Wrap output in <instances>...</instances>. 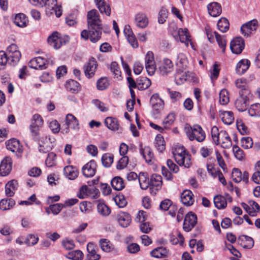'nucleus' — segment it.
Segmentation results:
<instances>
[{
    "mask_svg": "<svg viewBox=\"0 0 260 260\" xmlns=\"http://www.w3.org/2000/svg\"><path fill=\"white\" fill-rule=\"evenodd\" d=\"M87 19L90 40L95 43L100 40L102 31V21L97 10L93 9L89 11L87 13Z\"/></svg>",
    "mask_w": 260,
    "mask_h": 260,
    "instance_id": "f257e3e1",
    "label": "nucleus"
},
{
    "mask_svg": "<svg viewBox=\"0 0 260 260\" xmlns=\"http://www.w3.org/2000/svg\"><path fill=\"white\" fill-rule=\"evenodd\" d=\"M185 131L187 137L190 141L196 140L199 142H202L206 138L205 133L200 125L194 124L192 126H186Z\"/></svg>",
    "mask_w": 260,
    "mask_h": 260,
    "instance_id": "f03ea898",
    "label": "nucleus"
},
{
    "mask_svg": "<svg viewBox=\"0 0 260 260\" xmlns=\"http://www.w3.org/2000/svg\"><path fill=\"white\" fill-rule=\"evenodd\" d=\"M173 155L175 161L179 166H183L188 168L191 165V155L186 151L183 146L175 149Z\"/></svg>",
    "mask_w": 260,
    "mask_h": 260,
    "instance_id": "7ed1b4c3",
    "label": "nucleus"
},
{
    "mask_svg": "<svg viewBox=\"0 0 260 260\" xmlns=\"http://www.w3.org/2000/svg\"><path fill=\"white\" fill-rule=\"evenodd\" d=\"M7 55L9 57L11 61V65H16L20 60L21 54L19 51L18 46L15 44L9 45L6 50Z\"/></svg>",
    "mask_w": 260,
    "mask_h": 260,
    "instance_id": "20e7f679",
    "label": "nucleus"
},
{
    "mask_svg": "<svg viewBox=\"0 0 260 260\" xmlns=\"http://www.w3.org/2000/svg\"><path fill=\"white\" fill-rule=\"evenodd\" d=\"M44 3L43 7L45 8L47 13L52 14L54 12L57 17L62 15L61 7L57 5V0H44Z\"/></svg>",
    "mask_w": 260,
    "mask_h": 260,
    "instance_id": "39448f33",
    "label": "nucleus"
},
{
    "mask_svg": "<svg viewBox=\"0 0 260 260\" xmlns=\"http://www.w3.org/2000/svg\"><path fill=\"white\" fill-rule=\"evenodd\" d=\"M6 147L10 151L16 154L18 157H21L23 152V146L19 140L12 139L6 142Z\"/></svg>",
    "mask_w": 260,
    "mask_h": 260,
    "instance_id": "423d86ee",
    "label": "nucleus"
},
{
    "mask_svg": "<svg viewBox=\"0 0 260 260\" xmlns=\"http://www.w3.org/2000/svg\"><path fill=\"white\" fill-rule=\"evenodd\" d=\"M43 120L40 115L35 114L32 116L29 128L32 135L37 136L40 127L43 126Z\"/></svg>",
    "mask_w": 260,
    "mask_h": 260,
    "instance_id": "0eeeda50",
    "label": "nucleus"
},
{
    "mask_svg": "<svg viewBox=\"0 0 260 260\" xmlns=\"http://www.w3.org/2000/svg\"><path fill=\"white\" fill-rule=\"evenodd\" d=\"M245 47L244 39L241 37H237L233 39L230 43V48L233 53L240 54Z\"/></svg>",
    "mask_w": 260,
    "mask_h": 260,
    "instance_id": "6e6552de",
    "label": "nucleus"
},
{
    "mask_svg": "<svg viewBox=\"0 0 260 260\" xmlns=\"http://www.w3.org/2000/svg\"><path fill=\"white\" fill-rule=\"evenodd\" d=\"M145 68L148 75H153L156 70L154 54L152 52L148 51L145 56Z\"/></svg>",
    "mask_w": 260,
    "mask_h": 260,
    "instance_id": "1a4fd4ad",
    "label": "nucleus"
},
{
    "mask_svg": "<svg viewBox=\"0 0 260 260\" xmlns=\"http://www.w3.org/2000/svg\"><path fill=\"white\" fill-rule=\"evenodd\" d=\"M97 66L96 59L93 57L90 58L84 66V71L86 77L88 78L92 77L95 74Z\"/></svg>",
    "mask_w": 260,
    "mask_h": 260,
    "instance_id": "9d476101",
    "label": "nucleus"
},
{
    "mask_svg": "<svg viewBox=\"0 0 260 260\" xmlns=\"http://www.w3.org/2000/svg\"><path fill=\"white\" fill-rule=\"evenodd\" d=\"M235 86L239 89L240 94L249 95L250 93L249 83L244 78L237 79L235 82Z\"/></svg>",
    "mask_w": 260,
    "mask_h": 260,
    "instance_id": "9b49d317",
    "label": "nucleus"
},
{
    "mask_svg": "<svg viewBox=\"0 0 260 260\" xmlns=\"http://www.w3.org/2000/svg\"><path fill=\"white\" fill-rule=\"evenodd\" d=\"M197 222V217L192 212L187 213L184 218L183 228L184 230L188 232L194 228Z\"/></svg>",
    "mask_w": 260,
    "mask_h": 260,
    "instance_id": "f8f14e48",
    "label": "nucleus"
},
{
    "mask_svg": "<svg viewBox=\"0 0 260 260\" xmlns=\"http://www.w3.org/2000/svg\"><path fill=\"white\" fill-rule=\"evenodd\" d=\"M216 145L221 144V146L224 148H230L232 144L231 138L227 132L225 131H221L218 134L217 141L215 143Z\"/></svg>",
    "mask_w": 260,
    "mask_h": 260,
    "instance_id": "ddd939ff",
    "label": "nucleus"
},
{
    "mask_svg": "<svg viewBox=\"0 0 260 260\" xmlns=\"http://www.w3.org/2000/svg\"><path fill=\"white\" fill-rule=\"evenodd\" d=\"M257 26V21L253 19L243 24L241 27V32L244 36L248 37L253 31L256 30Z\"/></svg>",
    "mask_w": 260,
    "mask_h": 260,
    "instance_id": "4468645a",
    "label": "nucleus"
},
{
    "mask_svg": "<svg viewBox=\"0 0 260 260\" xmlns=\"http://www.w3.org/2000/svg\"><path fill=\"white\" fill-rule=\"evenodd\" d=\"M39 151L42 153H47L50 151L52 147V142L49 137L42 136L39 141Z\"/></svg>",
    "mask_w": 260,
    "mask_h": 260,
    "instance_id": "2eb2a0df",
    "label": "nucleus"
},
{
    "mask_svg": "<svg viewBox=\"0 0 260 260\" xmlns=\"http://www.w3.org/2000/svg\"><path fill=\"white\" fill-rule=\"evenodd\" d=\"M150 103L153 110L155 111L156 114L159 113L164 107V102L157 93L153 94L151 96L150 99Z\"/></svg>",
    "mask_w": 260,
    "mask_h": 260,
    "instance_id": "dca6fc26",
    "label": "nucleus"
},
{
    "mask_svg": "<svg viewBox=\"0 0 260 260\" xmlns=\"http://www.w3.org/2000/svg\"><path fill=\"white\" fill-rule=\"evenodd\" d=\"M12 168V160L9 156L5 157L0 165V176H6L10 174Z\"/></svg>",
    "mask_w": 260,
    "mask_h": 260,
    "instance_id": "f3484780",
    "label": "nucleus"
},
{
    "mask_svg": "<svg viewBox=\"0 0 260 260\" xmlns=\"http://www.w3.org/2000/svg\"><path fill=\"white\" fill-rule=\"evenodd\" d=\"M134 23L137 27L145 28L149 24V19L145 13L139 12L135 16Z\"/></svg>",
    "mask_w": 260,
    "mask_h": 260,
    "instance_id": "a211bd4d",
    "label": "nucleus"
},
{
    "mask_svg": "<svg viewBox=\"0 0 260 260\" xmlns=\"http://www.w3.org/2000/svg\"><path fill=\"white\" fill-rule=\"evenodd\" d=\"M96 164L94 160H91L82 168V173L83 175L86 177H93L96 172Z\"/></svg>",
    "mask_w": 260,
    "mask_h": 260,
    "instance_id": "6ab92c4d",
    "label": "nucleus"
},
{
    "mask_svg": "<svg viewBox=\"0 0 260 260\" xmlns=\"http://www.w3.org/2000/svg\"><path fill=\"white\" fill-rule=\"evenodd\" d=\"M173 64L172 61L168 58L164 59L159 67V72L161 75L167 76L173 70Z\"/></svg>",
    "mask_w": 260,
    "mask_h": 260,
    "instance_id": "aec40b11",
    "label": "nucleus"
},
{
    "mask_svg": "<svg viewBox=\"0 0 260 260\" xmlns=\"http://www.w3.org/2000/svg\"><path fill=\"white\" fill-rule=\"evenodd\" d=\"M248 95L240 94V96L235 102L236 108L239 111H244L247 109L248 105Z\"/></svg>",
    "mask_w": 260,
    "mask_h": 260,
    "instance_id": "412c9836",
    "label": "nucleus"
},
{
    "mask_svg": "<svg viewBox=\"0 0 260 260\" xmlns=\"http://www.w3.org/2000/svg\"><path fill=\"white\" fill-rule=\"evenodd\" d=\"M237 243L245 249H251L254 245L253 239L246 235H242L238 237Z\"/></svg>",
    "mask_w": 260,
    "mask_h": 260,
    "instance_id": "4be33fe9",
    "label": "nucleus"
},
{
    "mask_svg": "<svg viewBox=\"0 0 260 260\" xmlns=\"http://www.w3.org/2000/svg\"><path fill=\"white\" fill-rule=\"evenodd\" d=\"M50 46L57 49L62 45V39L57 31L53 32L48 38Z\"/></svg>",
    "mask_w": 260,
    "mask_h": 260,
    "instance_id": "5701e85b",
    "label": "nucleus"
},
{
    "mask_svg": "<svg viewBox=\"0 0 260 260\" xmlns=\"http://www.w3.org/2000/svg\"><path fill=\"white\" fill-rule=\"evenodd\" d=\"M46 60L41 57L32 59L29 62V67L36 70H43L46 68Z\"/></svg>",
    "mask_w": 260,
    "mask_h": 260,
    "instance_id": "b1692460",
    "label": "nucleus"
},
{
    "mask_svg": "<svg viewBox=\"0 0 260 260\" xmlns=\"http://www.w3.org/2000/svg\"><path fill=\"white\" fill-rule=\"evenodd\" d=\"M116 218L119 225L123 228L127 227L131 222V216L127 212H121L118 213Z\"/></svg>",
    "mask_w": 260,
    "mask_h": 260,
    "instance_id": "393cba45",
    "label": "nucleus"
},
{
    "mask_svg": "<svg viewBox=\"0 0 260 260\" xmlns=\"http://www.w3.org/2000/svg\"><path fill=\"white\" fill-rule=\"evenodd\" d=\"M18 187V182L16 180L8 182L5 185V194L9 197H13Z\"/></svg>",
    "mask_w": 260,
    "mask_h": 260,
    "instance_id": "a878e982",
    "label": "nucleus"
},
{
    "mask_svg": "<svg viewBox=\"0 0 260 260\" xmlns=\"http://www.w3.org/2000/svg\"><path fill=\"white\" fill-rule=\"evenodd\" d=\"M193 196V193L190 190H184L181 196V202L183 204L187 206L192 205L194 202Z\"/></svg>",
    "mask_w": 260,
    "mask_h": 260,
    "instance_id": "bb28decb",
    "label": "nucleus"
},
{
    "mask_svg": "<svg viewBox=\"0 0 260 260\" xmlns=\"http://www.w3.org/2000/svg\"><path fill=\"white\" fill-rule=\"evenodd\" d=\"M208 13L212 17L218 16L222 11L221 7L216 2H212L207 6Z\"/></svg>",
    "mask_w": 260,
    "mask_h": 260,
    "instance_id": "cd10ccee",
    "label": "nucleus"
},
{
    "mask_svg": "<svg viewBox=\"0 0 260 260\" xmlns=\"http://www.w3.org/2000/svg\"><path fill=\"white\" fill-rule=\"evenodd\" d=\"M250 66V61L247 59H243L240 60L236 66V73L240 75H243L249 69Z\"/></svg>",
    "mask_w": 260,
    "mask_h": 260,
    "instance_id": "c85d7f7f",
    "label": "nucleus"
},
{
    "mask_svg": "<svg viewBox=\"0 0 260 260\" xmlns=\"http://www.w3.org/2000/svg\"><path fill=\"white\" fill-rule=\"evenodd\" d=\"M66 124L67 125L66 131V133H68L69 127L74 129H78L79 128L78 120L72 114H67L66 116Z\"/></svg>",
    "mask_w": 260,
    "mask_h": 260,
    "instance_id": "c756f323",
    "label": "nucleus"
},
{
    "mask_svg": "<svg viewBox=\"0 0 260 260\" xmlns=\"http://www.w3.org/2000/svg\"><path fill=\"white\" fill-rule=\"evenodd\" d=\"M95 3L102 14H105L108 16L110 15V6L105 2V0H95Z\"/></svg>",
    "mask_w": 260,
    "mask_h": 260,
    "instance_id": "7c9ffc66",
    "label": "nucleus"
},
{
    "mask_svg": "<svg viewBox=\"0 0 260 260\" xmlns=\"http://www.w3.org/2000/svg\"><path fill=\"white\" fill-rule=\"evenodd\" d=\"M140 152L147 163H151L154 157L153 153L151 148L148 146L142 147L141 144Z\"/></svg>",
    "mask_w": 260,
    "mask_h": 260,
    "instance_id": "2f4dec72",
    "label": "nucleus"
},
{
    "mask_svg": "<svg viewBox=\"0 0 260 260\" xmlns=\"http://www.w3.org/2000/svg\"><path fill=\"white\" fill-rule=\"evenodd\" d=\"M150 254L152 257L156 258L167 257L169 255V251L165 247H159L152 250Z\"/></svg>",
    "mask_w": 260,
    "mask_h": 260,
    "instance_id": "473e14b6",
    "label": "nucleus"
},
{
    "mask_svg": "<svg viewBox=\"0 0 260 260\" xmlns=\"http://www.w3.org/2000/svg\"><path fill=\"white\" fill-rule=\"evenodd\" d=\"M87 250L88 253L87 255L88 260H98L100 258L101 256L97 253L95 247L93 243H89L87 244Z\"/></svg>",
    "mask_w": 260,
    "mask_h": 260,
    "instance_id": "72a5a7b5",
    "label": "nucleus"
},
{
    "mask_svg": "<svg viewBox=\"0 0 260 260\" xmlns=\"http://www.w3.org/2000/svg\"><path fill=\"white\" fill-rule=\"evenodd\" d=\"M63 173L65 176L70 180H74L78 175L77 169L72 166L65 167L63 169Z\"/></svg>",
    "mask_w": 260,
    "mask_h": 260,
    "instance_id": "f704fd0d",
    "label": "nucleus"
},
{
    "mask_svg": "<svg viewBox=\"0 0 260 260\" xmlns=\"http://www.w3.org/2000/svg\"><path fill=\"white\" fill-rule=\"evenodd\" d=\"M178 35L181 42L185 44L186 46L188 45L189 43L192 45L190 36L187 29L179 28L178 31Z\"/></svg>",
    "mask_w": 260,
    "mask_h": 260,
    "instance_id": "c9c22d12",
    "label": "nucleus"
},
{
    "mask_svg": "<svg viewBox=\"0 0 260 260\" xmlns=\"http://www.w3.org/2000/svg\"><path fill=\"white\" fill-rule=\"evenodd\" d=\"M138 179L142 189L146 190L150 186V181L147 173H140Z\"/></svg>",
    "mask_w": 260,
    "mask_h": 260,
    "instance_id": "e433bc0d",
    "label": "nucleus"
},
{
    "mask_svg": "<svg viewBox=\"0 0 260 260\" xmlns=\"http://www.w3.org/2000/svg\"><path fill=\"white\" fill-rule=\"evenodd\" d=\"M219 116L222 122L227 125L232 124L234 120V114L231 111H220Z\"/></svg>",
    "mask_w": 260,
    "mask_h": 260,
    "instance_id": "4c0bfd02",
    "label": "nucleus"
},
{
    "mask_svg": "<svg viewBox=\"0 0 260 260\" xmlns=\"http://www.w3.org/2000/svg\"><path fill=\"white\" fill-rule=\"evenodd\" d=\"M162 183V178L160 175L156 174L151 175L150 181V189L151 187H156V189L158 190L160 188Z\"/></svg>",
    "mask_w": 260,
    "mask_h": 260,
    "instance_id": "58836bf2",
    "label": "nucleus"
},
{
    "mask_svg": "<svg viewBox=\"0 0 260 260\" xmlns=\"http://www.w3.org/2000/svg\"><path fill=\"white\" fill-rule=\"evenodd\" d=\"M105 124L109 129L112 131L118 130L119 126L118 120L116 118L111 117L106 118Z\"/></svg>",
    "mask_w": 260,
    "mask_h": 260,
    "instance_id": "ea45409f",
    "label": "nucleus"
},
{
    "mask_svg": "<svg viewBox=\"0 0 260 260\" xmlns=\"http://www.w3.org/2000/svg\"><path fill=\"white\" fill-rule=\"evenodd\" d=\"M214 204L218 209L225 208L227 206L225 198L221 195H217L214 198Z\"/></svg>",
    "mask_w": 260,
    "mask_h": 260,
    "instance_id": "a19ab883",
    "label": "nucleus"
},
{
    "mask_svg": "<svg viewBox=\"0 0 260 260\" xmlns=\"http://www.w3.org/2000/svg\"><path fill=\"white\" fill-rule=\"evenodd\" d=\"M15 204V201L12 199H3L0 201V209L3 211L9 210Z\"/></svg>",
    "mask_w": 260,
    "mask_h": 260,
    "instance_id": "79ce46f5",
    "label": "nucleus"
},
{
    "mask_svg": "<svg viewBox=\"0 0 260 260\" xmlns=\"http://www.w3.org/2000/svg\"><path fill=\"white\" fill-rule=\"evenodd\" d=\"M65 87L67 90L73 93L77 92L79 89V83L75 80H70L66 82Z\"/></svg>",
    "mask_w": 260,
    "mask_h": 260,
    "instance_id": "37998d69",
    "label": "nucleus"
},
{
    "mask_svg": "<svg viewBox=\"0 0 260 260\" xmlns=\"http://www.w3.org/2000/svg\"><path fill=\"white\" fill-rule=\"evenodd\" d=\"M27 19L23 14H17L14 19V23L18 26L23 27L27 25Z\"/></svg>",
    "mask_w": 260,
    "mask_h": 260,
    "instance_id": "c03bdc74",
    "label": "nucleus"
},
{
    "mask_svg": "<svg viewBox=\"0 0 260 260\" xmlns=\"http://www.w3.org/2000/svg\"><path fill=\"white\" fill-rule=\"evenodd\" d=\"M111 184L116 190H121L124 187V184L122 178L120 177H115L111 181Z\"/></svg>",
    "mask_w": 260,
    "mask_h": 260,
    "instance_id": "a18cd8bd",
    "label": "nucleus"
},
{
    "mask_svg": "<svg viewBox=\"0 0 260 260\" xmlns=\"http://www.w3.org/2000/svg\"><path fill=\"white\" fill-rule=\"evenodd\" d=\"M138 88L142 89H146L149 87L151 84V80L146 77H140L137 80Z\"/></svg>",
    "mask_w": 260,
    "mask_h": 260,
    "instance_id": "49530a36",
    "label": "nucleus"
},
{
    "mask_svg": "<svg viewBox=\"0 0 260 260\" xmlns=\"http://www.w3.org/2000/svg\"><path fill=\"white\" fill-rule=\"evenodd\" d=\"M99 245L102 250L105 252H110L112 249V244L106 239H102L99 241Z\"/></svg>",
    "mask_w": 260,
    "mask_h": 260,
    "instance_id": "de8ad7c7",
    "label": "nucleus"
},
{
    "mask_svg": "<svg viewBox=\"0 0 260 260\" xmlns=\"http://www.w3.org/2000/svg\"><path fill=\"white\" fill-rule=\"evenodd\" d=\"M176 115L174 112L170 113L162 121V124L166 128H169L174 122Z\"/></svg>",
    "mask_w": 260,
    "mask_h": 260,
    "instance_id": "09e8293b",
    "label": "nucleus"
},
{
    "mask_svg": "<svg viewBox=\"0 0 260 260\" xmlns=\"http://www.w3.org/2000/svg\"><path fill=\"white\" fill-rule=\"evenodd\" d=\"M110 69L111 72H112L113 74L114 75L115 78L118 80H120L121 79V73L120 70V67L116 62L114 61L111 63Z\"/></svg>",
    "mask_w": 260,
    "mask_h": 260,
    "instance_id": "8fccbe9b",
    "label": "nucleus"
},
{
    "mask_svg": "<svg viewBox=\"0 0 260 260\" xmlns=\"http://www.w3.org/2000/svg\"><path fill=\"white\" fill-rule=\"evenodd\" d=\"M175 79L177 84H180L187 80V75L183 70L178 69L175 75Z\"/></svg>",
    "mask_w": 260,
    "mask_h": 260,
    "instance_id": "3c124183",
    "label": "nucleus"
},
{
    "mask_svg": "<svg viewBox=\"0 0 260 260\" xmlns=\"http://www.w3.org/2000/svg\"><path fill=\"white\" fill-rule=\"evenodd\" d=\"M229 25L228 20L225 18H221L217 23L218 29L222 32H225L229 30Z\"/></svg>",
    "mask_w": 260,
    "mask_h": 260,
    "instance_id": "603ef678",
    "label": "nucleus"
},
{
    "mask_svg": "<svg viewBox=\"0 0 260 260\" xmlns=\"http://www.w3.org/2000/svg\"><path fill=\"white\" fill-rule=\"evenodd\" d=\"M216 40L220 48L222 49V52H224L226 46V41L223 36H221L216 31L214 32Z\"/></svg>",
    "mask_w": 260,
    "mask_h": 260,
    "instance_id": "864d4df0",
    "label": "nucleus"
},
{
    "mask_svg": "<svg viewBox=\"0 0 260 260\" xmlns=\"http://www.w3.org/2000/svg\"><path fill=\"white\" fill-rule=\"evenodd\" d=\"M248 113L251 116H260V104L255 103L251 105L248 109Z\"/></svg>",
    "mask_w": 260,
    "mask_h": 260,
    "instance_id": "5fc2aeb1",
    "label": "nucleus"
},
{
    "mask_svg": "<svg viewBox=\"0 0 260 260\" xmlns=\"http://www.w3.org/2000/svg\"><path fill=\"white\" fill-rule=\"evenodd\" d=\"M155 147L160 152L165 149V142L160 135H157L155 138Z\"/></svg>",
    "mask_w": 260,
    "mask_h": 260,
    "instance_id": "6e6d98bb",
    "label": "nucleus"
},
{
    "mask_svg": "<svg viewBox=\"0 0 260 260\" xmlns=\"http://www.w3.org/2000/svg\"><path fill=\"white\" fill-rule=\"evenodd\" d=\"M67 257L72 260H82L83 254L81 251L77 250L69 252L67 255Z\"/></svg>",
    "mask_w": 260,
    "mask_h": 260,
    "instance_id": "4d7b16f0",
    "label": "nucleus"
},
{
    "mask_svg": "<svg viewBox=\"0 0 260 260\" xmlns=\"http://www.w3.org/2000/svg\"><path fill=\"white\" fill-rule=\"evenodd\" d=\"M187 60L184 54L180 53L178 55L177 58V66L183 70L186 67Z\"/></svg>",
    "mask_w": 260,
    "mask_h": 260,
    "instance_id": "13d9d810",
    "label": "nucleus"
},
{
    "mask_svg": "<svg viewBox=\"0 0 260 260\" xmlns=\"http://www.w3.org/2000/svg\"><path fill=\"white\" fill-rule=\"evenodd\" d=\"M230 101L229 92L226 89L221 90L219 93V103L223 105H226Z\"/></svg>",
    "mask_w": 260,
    "mask_h": 260,
    "instance_id": "bf43d9fd",
    "label": "nucleus"
},
{
    "mask_svg": "<svg viewBox=\"0 0 260 260\" xmlns=\"http://www.w3.org/2000/svg\"><path fill=\"white\" fill-rule=\"evenodd\" d=\"M114 200L119 208H123L127 205V201L125 197L123 195L120 193L115 197Z\"/></svg>",
    "mask_w": 260,
    "mask_h": 260,
    "instance_id": "052dcab7",
    "label": "nucleus"
},
{
    "mask_svg": "<svg viewBox=\"0 0 260 260\" xmlns=\"http://www.w3.org/2000/svg\"><path fill=\"white\" fill-rule=\"evenodd\" d=\"M98 212L102 215L106 216L110 214V208L105 204L100 203L97 206Z\"/></svg>",
    "mask_w": 260,
    "mask_h": 260,
    "instance_id": "680f3d73",
    "label": "nucleus"
},
{
    "mask_svg": "<svg viewBox=\"0 0 260 260\" xmlns=\"http://www.w3.org/2000/svg\"><path fill=\"white\" fill-rule=\"evenodd\" d=\"M102 161L105 167H109L113 162V156L110 154L106 153L103 155Z\"/></svg>",
    "mask_w": 260,
    "mask_h": 260,
    "instance_id": "e2e57ef3",
    "label": "nucleus"
},
{
    "mask_svg": "<svg viewBox=\"0 0 260 260\" xmlns=\"http://www.w3.org/2000/svg\"><path fill=\"white\" fill-rule=\"evenodd\" d=\"M109 85L108 80L106 78H101L98 80L96 87L99 90H103L106 89Z\"/></svg>",
    "mask_w": 260,
    "mask_h": 260,
    "instance_id": "0e129e2a",
    "label": "nucleus"
},
{
    "mask_svg": "<svg viewBox=\"0 0 260 260\" xmlns=\"http://www.w3.org/2000/svg\"><path fill=\"white\" fill-rule=\"evenodd\" d=\"M241 144L244 149H249L253 145L252 139L249 137H243L241 140Z\"/></svg>",
    "mask_w": 260,
    "mask_h": 260,
    "instance_id": "69168bd1",
    "label": "nucleus"
},
{
    "mask_svg": "<svg viewBox=\"0 0 260 260\" xmlns=\"http://www.w3.org/2000/svg\"><path fill=\"white\" fill-rule=\"evenodd\" d=\"M232 176L233 180L235 182L238 183L242 180V173L240 170L237 168H234L233 170Z\"/></svg>",
    "mask_w": 260,
    "mask_h": 260,
    "instance_id": "338daca9",
    "label": "nucleus"
},
{
    "mask_svg": "<svg viewBox=\"0 0 260 260\" xmlns=\"http://www.w3.org/2000/svg\"><path fill=\"white\" fill-rule=\"evenodd\" d=\"M56 154L53 152L48 153L46 159V165L48 167H52L55 164Z\"/></svg>",
    "mask_w": 260,
    "mask_h": 260,
    "instance_id": "774afa93",
    "label": "nucleus"
}]
</instances>
